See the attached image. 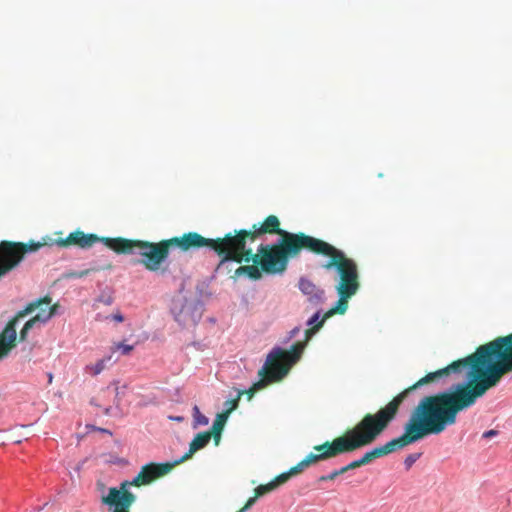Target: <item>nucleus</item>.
Wrapping results in <instances>:
<instances>
[{"instance_id":"nucleus-12","label":"nucleus","mask_w":512,"mask_h":512,"mask_svg":"<svg viewBox=\"0 0 512 512\" xmlns=\"http://www.w3.org/2000/svg\"><path fill=\"white\" fill-rule=\"evenodd\" d=\"M15 340V323H9L3 330V332L0 334V357L7 354Z\"/></svg>"},{"instance_id":"nucleus-20","label":"nucleus","mask_w":512,"mask_h":512,"mask_svg":"<svg viewBox=\"0 0 512 512\" xmlns=\"http://www.w3.org/2000/svg\"><path fill=\"white\" fill-rule=\"evenodd\" d=\"M241 270L246 271L251 278H258L260 276V271L256 266L240 267L237 270V273H239Z\"/></svg>"},{"instance_id":"nucleus-22","label":"nucleus","mask_w":512,"mask_h":512,"mask_svg":"<svg viewBox=\"0 0 512 512\" xmlns=\"http://www.w3.org/2000/svg\"><path fill=\"white\" fill-rule=\"evenodd\" d=\"M421 453H413L408 455L404 460L406 469H410L412 465L420 458Z\"/></svg>"},{"instance_id":"nucleus-1","label":"nucleus","mask_w":512,"mask_h":512,"mask_svg":"<svg viewBox=\"0 0 512 512\" xmlns=\"http://www.w3.org/2000/svg\"><path fill=\"white\" fill-rule=\"evenodd\" d=\"M460 366L465 369V382L452 385L444 392L425 397L419 402L404 429L408 443L443 432L456 422L460 411L471 407L477 398L499 382L503 374L512 371V334L481 346L468 359L429 373L416 386L447 371L458 372Z\"/></svg>"},{"instance_id":"nucleus-21","label":"nucleus","mask_w":512,"mask_h":512,"mask_svg":"<svg viewBox=\"0 0 512 512\" xmlns=\"http://www.w3.org/2000/svg\"><path fill=\"white\" fill-rule=\"evenodd\" d=\"M275 486H276V483L275 482H271V483H269L267 485H260V486H258L255 489V491L257 493V496H261V495H263V494L273 490L275 488Z\"/></svg>"},{"instance_id":"nucleus-15","label":"nucleus","mask_w":512,"mask_h":512,"mask_svg":"<svg viewBox=\"0 0 512 512\" xmlns=\"http://www.w3.org/2000/svg\"><path fill=\"white\" fill-rule=\"evenodd\" d=\"M112 360V355L109 354L104 358L98 360L95 364L86 365L84 370L86 373L97 376L99 375L106 367V363Z\"/></svg>"},{"instance_id":"nucleus-34","label":"nucleus","mask_w":512,"mask_h":512,"mask_svg":"<svg viewBox=\"0 0 512 512\" xmlns=\"http://www.w3.org/2000/svg\"><path fill=\"white\" fill-rule=\"evenodd\" d=\"M237 512H244V511H237Z\"/></svg>"},{"instance_id":"nucleus-7","label":"nucleus","mask_w":512,"mask_h":512,"mask_svg":"<svg viewBox=\"0 0 512 512\" xmlns=\"http://www.w3.org/2000/svg\"><path fill=\"white\" fill-rule=\"evenodd\" d=\"M247 236L246 231H242L235 237H229L224 239L218 244L215 249L226 253L225 259L235 260L241 262L243 260L249 261V252L245 250V237Z\"/></svg>"},{"instance_id":"nucleus-6","label":"nucleus","mask_w":512,"mask_h":512,"mask_svg":"<svg viewBox=\"0 0 512 512\" xmlns=\"http://www.w3.org/2000/svg\"><path fill=\"white\" fill-rule=\"evenodd\" d=\"M171 313L183 328L194 327L202 317V305L199 302L178 297L172 301Z\"/></svg>"},{"instance_id":"nucleus-5","label":"nucleus","mask_w":512,"mask_h":512,"mask_svg":"<svg viewBox=\"0 0 512 512\" xmlns=\"http://www.w3.org/2000/svg\"><path fill=\"white\" fill-rule=\"evenodd\" d=\"M304 347L305 342L294 345L291 352L284 351L280 347L273 348L262 367V371L267 374V377L255 383L253 390H259L268 383L286 376L291 366L299 360Z\"/></svg>"},{"instance_id":"nucleus-18","label":"nucleus","mask_w":512,"mask_h":512,"mask_svg":"<svg viewBox=\"0 0 512 512\" xmlns=\"http://www.w3.org/2000/svg\"><path fill=\"white\" fill-rule=\"evenodd\" d=\"M193 417H194V426L197 427V426H204V425H207L209 420L206 416H204L198 406H194L193 407Z\"/></svg>"},{"instance_id":"nucleus-30","label":"nucleus","mask_w":512,"mask_h":512,"mask_svg":"<svg viewBox=\"0 0 512 512\" xmlns=\"http://www.w3.org/2000/svg\"><path fill=\"white\" fill-rule=\"evenodd\" d=\"M495 435H497V431H495V430H488V431H485L483 433V437L484 438H490V437H493Z\"/></svg>"},{"instance_id":"nucleus-10","label":"nucleus","mask_w":512,"mask_h":512,"mask_svg":"<svg viewBox=\"0 0 512 512\" xmlns=\"http://www.w3.org/2000/svg\"><path fill=\"white\" fill-rule=\"evenodd\" d=\"M299 289L306 295L311 302L322 303L325 299L324 290L318 288L314 283L306 278L299 281Z\"/></svg>"},{"instance_id":"nucleus-28","label":"nucleus","mask_w":512,"mask_h":512,"mask_svg":"<svg viewBox=\"0 0 512 512\" xmlns=\"http://www.w3.org/2000/svg\"><path fill=\"white\" fill-rule=\"evenodd\" d=\"M358 466H360V463L358 462V459H357V460H354V461L350 462L349 464H347L346 468L348 470H350V469H354V468H356Z\"/></svg>"},{"instance_id":"nucleus-23","label":"nucleus","mask_w":512,"mask_h":512,"mask_svg":"<svg viewBox=\"0 0 512 512\" xmlns=\"http://www.w3.org/2000/svg\"><path fill=\"white\" fill-rule=\"evenodd\" d=\"M106 320L110 319L112 321H115L117 323H121L124 321V316L120 311H116L115 313L111 314L110 316L105 317Z\"/></svg>"},{"instance_id":"nucleus-19","label":"nucleus","mask_w":512,"mask_h":512,"mask_svg":"<svg viewBox=\"0 0 512 512\" xmlns=\"http://www.w3.org/2000/svg\"><path fill=\"white\" fill-rule=\"evenodd\" d=\"M133 349H134L133 345L125 344L122 342L115 343L111 347V355L116 351H120L122 355H128L133 351Z\"/></svg>"},{"instance_id":"nucleus-13","label":"nucleus","mask_w":512,"mask_h":512,"mask_svg":"<svg viewBox=\"0 0 512 512\" xmlns=\"http://www.w3.org/2000/svg\"><path fill=\"white\" fill-rule=\"evenodd\" d=\"M103 500L112 512H128L134 497H104Z\"/></svg>"},{"instance_id":"nucleus-3","label":"nucleus","mask_w":512,"mask_h":512,"mask_svg":"<svg viewBox=\"0 0 512 512\" xmlns=\"http://www.w3.org/2000/svg\"><path fill=\"white\" fill-rule=\"evenodd\" d=\"M402 395L396 397L375 415L366 416L355 428L344 436L336 438L331 444L316 446L319 454H309L290 473H298L317 461L324 460L339 454L349 452L371 443L379 435L388 422L394 417Z\"/></svg>"},{"instance_id":"nucleus-31","label":"nucleus","mask_w":512,"mask_h":512,"mask_svg":"<svg viewBox=\"0 0 512 512\" xmlns=\"http://www.w3.org/2000/svg\"><path fill=\"white\" fill-rule=\"evenodd\" d=\"M172 421L182 422L184 420V417L182 416H169L168 417Z\"/></svg>"},{"instance_id":"nucleus-11","label":"nucleus","mask_w":512,"mask_h":512,"mask_svg":"<svg viewBox=\"0 0 512 512\" xmlns=\"http://www.w3.org/2000/svg\"><path fill=\"white\" fill-rule=\"evenodd\" d=\"M407 441H408V436L405 432L403 436H401L397 439H393V440L387 442L385 445L374 448L373 450H370V451L374 455V457L387 455V454L395 451L397 448H401V447L408 445L409 443Z\"/></svg>"},{"instance_id":"nucleus-27","label":"nucleus","mask_w":512,"mask_h":512,"mask_svg":"<svg viewBox=\"0 0 512 512\" xmlns=\"http://www.w3.org/2000/svg\"><path fill=\"white\" fill-rule=\"evenodd\" d=\"M256 499H257V496H256V497H251V498L247 501V503L245 504V506H244L242 509H240L239 511H244V512H246V511H247V510H248V509H249V508H250V507L255 503Z\"/></svg>"},{"instance_id":"nucleus-16","label":"nucleus","mask_w":512,"mask_h":512,"mask_svg":"<svg viewBox=\"0 0 512 512\" xmlns=\"http://www.w3.org/2000/svg\"><path fill=\"white\" fill-rule=\"evenodd\" d=\"M209 441H210L209 433L197 434L190 444L189 455H191L192 453L196 452L197 450L205 447Z\"/></svg>"},{"instance_id":"nucleus-4","label":"nucleus","mask_w":512,"mask_h":512,"mask_svg":"<svg viewBox=\"0 0 512 512\" xmlns=\"http://www.w3.org/2000/svg\"><path fill=\"white\" fill-rule=\"evenodd\" d=\"M103 242L106 246L117 253H134L137 247L140 254L145 257L144 264L149 270H157L166 257V250L158 245H148L142 242H134L122 238H104L100 239L94 234H84L81 231H75L69 234L66 239L57 240L55 245L64 247L69 244L78 245L82 248L92 246L96 242Z\"/></svg>"},{"instance_id":"nucleus-26","label":"nucleus","mask_w":512,"mask_h":512,"mask_svg":"<svg viewBox=\"0 0 512 512\" xmlns=\"http://www.w3.org/2000/svg\"><path fill=\"white\" fill-rule=\"evenodd\" d=\"M320 314L321 312L320 311H317L316 313H314L308 320H307V325L310 326L312 324H314L316 321H318L319 317H320Z\"/></svg>"},{"instance_id":"nucleus-33","label":"nucleus","mask_w":512,"mask_h":512,"mask_svg":"<svg viewBox=\"0 0 512 512\" xmlns=\"http://www.w3.org/2000/svg\"><path fill=\"white\" fill-rule=\"evenodd\" d=\"M348 471V469L346 468V466H343L341 467L340 469H337L336 472H337V475L339 476L340 474H343L344 472Z\"/></svg>"},{"instance_id":"nucleus-17","label":"nucleus","mask_w":512,"mask_h":512,"mask_svg":"<svg viewBox=\"0 0 512 512\" xmlns=\"http://www.w3.org/2000/svg\"><path fill=\"white\" fill-rule=\"evenodd\" d=\"M279 225V220L276 216H269L265 223L255 231V234H262L267 231V229L272 227H277Z\"/></svg>"},{"instance_id":"nucleus-24","label":"nucleus","mask_w":512,"mask_h":512,"mask_svg":"<svg viewBox=\"0 0 512 512\" xmlns=\"http://www.w3.org/2000/svg\"><path fill=\"white\" fill-rule=\"evenodd\" d=\"M374 458V455L371 451L366 452L361 458L358 459V462L361 465L369 463Z\"/></svg>"},{"instance_id":"nucleus-8","label":"nucleus","mask_w":512,"mask_h":512,"mask_svg":"<svg viewBox=\"0 0 512 512\" xmlns=\"http://www.w3.org/2000/svg\"><path fill=\"white\" fill-rule=\"evenodd\" d=\"M28 310L35 312V316L27 321L20 332L22 340L26 338L28 331L35 325L45 324L55 314V306L51 305V300H41L30 304Z\"/></svg>"},{"instance_id":"nucleus-29","label":"nucleus","mask_w":512,"mask_h":512,"mask_svg":"<svg viewBox=\"0 0 512 512\" xmlns=\"http://www.w3.org/2000/svg\"><path fill=\"white\" fill-rule=\"evenodd\" d=\"M228 407V412L232 411L237 406V400H234L232 402H226L225 404Z\"/></svg>"},{"instance_id":"nucleus-32","label":"nucleus","mask_w":512,"mask_h":512,"mask_svg":"<svg viewBox=\"0 0 512 512\" xmlns=\"http://www.w3.org/2000/svg\"><path fill=\"white\" fill-rule=\"evenodd\" d=\"M298 332H299V328H297V327H296V328L292 329V330H291V332H290L289 339L294 338V336H295V335H296V333H298Z\"/></svg>"},{"instance_id":"nucleus-2","label":"nucleus","mask_w":512,"mask_h":512,"mask_svg":"<svg viewBox=\"0 0 512 512\" xmlns=\"http://www.w3.org/2000/svg\"><path fill=\"white\" fill-rule=\"evenodd\" d=\"M300 247L331 258L323 267L326 270H337L341 280L336 286L339 299L335 306L326 313L325 318L335 313L344 314L347 310L348 299L356 294L359 284L357 282L358 273L355 263L351 259L346 258L341 250L311 236L286 234V239L281 248L268 249L267 245H260L258 249L259 254L255 256H261L260 263L262 269L267 273H281L286 266L287 254L296 253Z\"/></svg>"},{"instance_id":"nucleus-25","label":"nucleus","mask_w":512,"mask_h":512,"mask_svg":"<svg viewBox=\"0 0 512 512\" xmlns=\"http://www.w3.org/2000/svg\"><path fill=\"white\" fill-rule=\"evenodd\" d=\"M337 472L336 470L332 471L331 473L327 474V475H324V476H321L320 477V481H329V480H333L337 477Z\"/></svg>"},{"instance_id":"nucleus-14","label":"nucleus","mask_w":512,"mask_h":512,"mask_svg":"<svg viewBox=\"0 0 512 512\" xmlns=\"http://www.w3.org/2000/svg\"><path fill=\"white\" fill-rule=\"evenodd\" d=\"M210 242H212V240H206L205 238L196 233H189L187 235H184L179 240V244L186 249L190 247H201L209 245Z\"/></svg>"},{"instance_id":"nucleus-9","label":"nucleus","mask_w":512,"mask_h":512,"mask_svg":"<svg viewBox=\"0 0 512 512\" xmlns=\"http://www.w3.org/2000/svg\"><path fill=\"white\" fill-rule=\"evenodd\" d=\"M24 247L20 244H0V276L6 274L22 259Z\"/></svg>"}]
</instances>
